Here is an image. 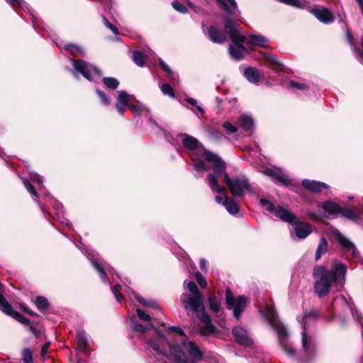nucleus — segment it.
I'll return each mask as SVG.
<instances>
[{"label":"nucleus","instance_id":"1","mask_svg":"<svg viewBox=\"0 0 363 363\" xmlns=\"http://www.w3.org/2000/svg\"><path fill=\"white\" fill-rule=\"evenodd\" d=\"M155 330L157 336L148 340L147 344L157 354L172 357L175 363H188L183 350L186 348L193 360H201L203 358L202 352L194 341L183 342L182 345H173L157 329Z\"/></svg>","mask_w":363,"mask_h":363},{"label":"nucleus","instance_id":"2","mask_svg":"<svg viewBox=\"0 0 363 363\" xmlns=\"http://www.w3.org/2000/svg\"><path fill=\"white\" fill-rule=\"evenodd\" d=\"M184 285L190 294L184 293L181 296V301L185 310L197 314L199 319L206 325L200 329V334L207 335L216 332V327L212 323L211 317L204 311L203 298L197 285L194 281H184Z\"/></svg>","mask_w":363,"mask_h":363},{"label":"nucleus","instance_id":"3","mask_svg":"<svg viewBox=\"0 0 363 363\" xmlns=\"http://www.w3.org/2000/svg\"><path fill=\"white\" fill-rule=\"evenodd\" d=\"M347 270V265L338 261L332 262L330 270L323 266L315 267L313 273L315 291L320 297H323L328 294L334 283L344 284Z\"/></svg>","mask_w":363,"mask_h":363},{"label":"nucleus","instance_id":"4","mask_svg":"<svg viewBox=\"0 0 363 363\" xmlns=\"http://www.w3.org/2000/svg\"><path fill=\"white\" fill-rule=\"evenodd\" d=\"M261 312L267 322L277 332L279 343L283 350L287 355L293 357L295 354V349L290 344L288 330L279 320L274 308L267 306Z\"/></svg>","mask_w":363,"mask_h":363},{"label":"nucleus","instance_id":"5","mask_svg":"<svg viewBox=\"0 0 363 363\" xmlns=\"http://www.w3.org/2000/svg\"><path fill=\"white\" fill-rule=\"evenodd\" d=\"M224 28L228 31L229 37L235 46L229 47V54L235 60L242 59L244 53L247 52V47L243 44L246 42L247 37L241 35L240 26L230 17H226L224 21Z\"/></svg>","mask_w":363,"mask_h":363},{"label":"nucleus","instance_id":"6","mask_svg":"<svg viewBox=\"0 0 363 363\" xmlns=\"http://www.w3.org/2000/svg\"><path fill=\"white\" fill-rule=\"evenodd\" d=\"M203 158L212 163L211 168L214 171V174L210 173L207 177L209 187L213 192L225 194V189L218 184V177L223 175L225 178V174H228L225 162L218 155L208 150H204Z\"/></svg>","mask_w":363,"mask_h":363},{"label":"nucleus","instance_id":"7","mask_svg":"<svg viewBox=\"0 0 363 363\" xmlns=\"http://www.w3.org/2000/svg\"><path fill=\"white\" fill-rule=\"evenodd\" d=\"M315 316L313 313L305 314L302 318L301 323L302 324L303 330L301 332V345L305 355L308 358H312L316 353L315 341L314 338L308 334V324L314 320Z\"/></svg>","mask_w":363,"mask_h":363},{"label":"nucleus","instance_id":"8","mask_svg":"<svg viewBox=\"0 0 363 363\" xmlns=\"http://www.w3.org/2000/svg\"><path fill=\"white\" fill-rule=\"evenodd\" d=\"M225 182L234 198H242L247 191H251L249 181L244 175L231 178L228 174H225Z\"/></svg>","mask_w":363,"mask_h":363},{"label":"nucleus","instance_id":"9","mask_svg":"<svg viewBox=\"0 0 363 363\" xmlns=\"http://www.w3.org/2000/svg\"><path fill=\"white\" fill-rule=\"evenodd\" d=\"M70 61L72 62L74 67L72 72L76 78H78V74H81L84 78L89 81H91V73L94 72L99 77L102 75V73L99 68L84 60H75L70 59Z\"/></svg>","mask_w":363,"mask_h":363},{"label":"nucleus","instance_id":"10","mask_svg":"<svg viewBox=\"0 0 363 363\" xmlns=\"http://www.w3.org/2000/svg\"><path fill=\"white\" fill-rule=\"evenodd\" d=\"M226 303L229 309L233 308L234 317L238 320L246 306V298L244 296H239L235 298L230 290L226 291Z\"/></svg>","mask_w":363,"mask_h":363},{"label":"nucleus","instance_id":"11","mask_svg":"<svg viewBox=\"0 0 363 363\" xmlns=\"http://www.w3.org/2000/svg\"><path fill=\"white\" fill-rule=\"evenodd\" d=\"M334 235L345 254L347 255L350 253L351 258L353 259H357L359 257V252L357 251L355 245L351 240L347 238L338 230L334 233Z\"/></svg>","mask_w":363,"mask_h":363},{"label":"nucleus","instance_id":"12","mask_svg":"<svg viewBox=\"0 0 363 363\" xmlns=\"http://www.w3.org/2000/svg\"><path fill=\"white\" fill-rule=\"evenodd\" d=\"M264 174L270 177L274 182L283 186H289L292 184V180L281 170L267 168L263 171Z\"/></svg>","mask_w":363,"mask_h":363},{"label":"nucleus","instance_id":"13","mask_svg":"<svg viewBox=\"0 0 363 363\" xmlns=\"http://www.w3.org/2000/svg\"><path fill=\"white\" fill-rule=\"evenodd\" d=\"M311 13L323 23H330L334 21V17L331 11L325 7L314 6L311 9Z\"/></svg>","mask_w":363,"mask_h":363},{"label":"nucleus","instance_id":"14","mask_svg":"<svg viewBox=\"0 0 363 363\" xmlns=\"http://www.w3.org/2000/svg\"><path fill=\"white\" fill-rule=\"evenodd\" d=\"M233 335L235 340L240 345L247 346L253 343V340L249 336L247 331L242 327H234L233 329Z\"/></svg>","mask_w":363,"mask_h":363},{"label":"nucleus","instance_id":"15","mask_svg":"<svg viewBox=\"0 0 363 363\" xmlns=\"http://www.w3.org/2000/svg\"><path fill=\"white\" fill-rule=\"evenodd\" d=\"M294 227V234L296 237L299 240L305 239L312 233V226L305 222H301L296 219Z\"/></svg>","mask_w":363,"mask_h":363},{"label":"nucleus","instance_id":"16","mask_svg":"<svg viewBox=\"0 0 363 363\" xmlns=\"http://www.w3.org/2000/svg\"><path fill=\"white\" fill-rule=\"evenodd\" d=\"M123 291L125 294H128L130 298H135L138 302L143 304L144 306L150 307L152 308L157 309L159 308L157 303L153 299H145L138 294H137L135 291H132L130 288L125 287V289H123Z\"/></svg>","mask_w":363,"mask_h":363},{"label":"nucleus","instance_id":"17","mask_svg":"<svg viewBox=\"0 0 363 363\" xmlns=\"http://www.w3.org/2000/svg\"><path fill=\"white\" fill-rule=\"evenodd\" d=\"M183 145L185 148L196 151L199 153L203 154V157H204V150H206L199 143V140L190 135H186L183 140Z\"/></svg>","mask_w":363,"mask_h":363},{"label":"nucleus","instance_id":"18","mask_svg":"<svg viewBox=\"0 0 363 363\" xmlns=\"http://www.w3.org/2000/svg\"><path fill=\"white\" fill-rule=\"evenodd\" d=\"M129 105V96L125 91H118L117 102L115 105L120 115L123 116L125 108Z\"/></svg>","mask_w":363,"mask_h":363},{"label":"nucleus","instance_id":"19","mask_svg":"<svg viewBox=\"0 0 363 363\" xmlns=\"http://www.w3.org/2000/svg\"><path fill=\"white\" fill-rule=\"evenodd\" d=\"M208 34L210 40L214 43L221 44L226 40L225 34L214 26L208 28Z\"/></svg>","mask_w":363,"mask_h":363},{"label":"nucleus","instance_id":"20","mask_svg":"<svg viewBox=\"0 0 363 363\" xmlns=\"http://www.w3.org/2000/svg\"><path fill=\"white\" fill-rule=\"evenodd\" d=\"M276 217L280 218L281 220L292 224L296 223V216L295 214L291 213L288 210L281 206H278L274 214Z\"/></svg>","mask_w":363,"mask_h":363},{"label":"nucleus","instance_id":"21","mask_svg":"<svg viewBox=\"0 0 363 363\" xmlns=\"http://www.w3.org/2000/svg\"><path fill=\"white\" fill-rule=\"evenodd\" d=\"M219 7L227 14L234 15L238 11L235 0H216Z\"/></svg>","mask_w":363,"mask_h":363},{"label":"nucleus","instance_id":"22","mask_svg":"<svg viewBox=\"0 0 363 363\" xmlns=\"http://www.w3.org/2000/svg\"><path fill=\"white\" fill-rule=\"evenodd\" d=\"M301 184L305 189H308L313 193H318L321 191L323 189L328 188V185L325 183L315 180L303 179Z\"/></svg>","mask_w":363,"mask_h":363},{"label":"nucleus","instance_id":"23","mask_svg":"<svg viewBox=\"0 0 363 363\" xmlns=\"http://www.w3.org/2000/svg\"><path fill=\"white\" fill-rule=\"evenodd\" d=\"M245 43L247 48L250 45L264 48L267 46L268 40L260 35L251 34L247 37Z\"/></svg>","mask_w":363,"mask_h":363},{"label":"nucleus","instance_id":"24","mask_svg":"<svg viewBox=\"0 0 363 363\" xmlns=\"http://www.w3.org/2000/svg\"><path fill=\"white\" fill-rule=\"evenodd\" d=\"M243 74L248 82L255 84H257L260 79L259 71L255 67L245 68Z\"/></svg>","mask_w":363,"mask_h":363},{"label":"nucleus","instance_id":"25","mask_svg":"<svg viewBox=\"0 0 363 363\" xmlns=\"http://www.w3.org/2000/svg\"><path fill=\"white\" fill-rule=\"evenodd\" d=\"M223 194L224 196L223 206L225 207L227 211L231 215L238 213L239 211V207L235 200L227 196L225 190V194Z\"/></svg>","mask_w":363,"mask_h":363},{"label":"nucleus","instance_id":"26","mask_svg":"<svg viewBox=\"0 0 363 363\" xmlns=\"http://www.w3.org/2000/svg\"><path fill=\"white\" fill-rule=\"evenodd\" d=\"M238 126L245 131H251L254 127V121L251 116L247 115L241 116L238 121Z\"/></svg>","mask_w":363,"mask_h":363},{"label":"nucleus","instance_id":"27","mask_svg":"<svg viewBox=\"0 0 363 363\" xmlns=\"http://www.w3.org/2000/svg\"><path fill=\"white\" fill-rule=\"evenodd\" d=\"M323 208L325 212L331 215L339 214L341 211V206L331 201H326L323 202Z\"/></svg>","mask_w":363,"mask_h":363},{"label":"nucleus","instance_id":"28","mask_svg":"<svg viewBox=\"0 0 363 363\" xmlns=\"http://www.w3.org/2000/svg\"><path fill=\"white\" fill-rule=\"evenodd\" d=\"M328 250V242L325 238L322 237L320 239L318 247L315 251V259L318 260Z\"/></svg>","mask_w":363,"mask_h":363},{"label":"nucleus","instance_id":"29","mask_svg":"<svg viewBox=\"0 0 363 363\" xmlns=\"http://www.w3.org/2000/svg\"><path fill=\"white\" fill-rule=\"evenodd\" d=\"M57 46L60 48L65 49L69 52H70V54H72L74 57L77 56V55L79 53L80 54L84 53L83 49L80 46L74 45V44H72V43H67L65 45L57 44Z\"/></svg>","mask_w":363,"mask_h":363},{"label":"nucleus","instance_id":"30","mask_svg":"<svg viewBox=\"0 0 363 363\" xmlns=\"http://www.w3.org/2000/svg\"><path fill=\"white\" fill-rule=\"evenodd\" d=\"M159 63L162 70L167 73L172 81L179 82L178 74L174 72L161 58L159 59Z\"/></svg>","mask_w":363,"mask_h":363},{"label":"nucleus","instance_id":"31","mask_svg":"<svg viewBox=\"0 0 363 363\" xmlns=\"http://www.w3.org/2000/svg\"><path fill=\"white\" fill-rule=\"evenodd\" d=\"M77 340L78 342L79 348L86 352L89 347L88 340L86 334L84 331H78L77 335Z\"/></svg>","mask_w":363,"mask_h":363},{"label":"nucleus","instance_id":"32","mask_svg":"<svg viewBox=\"0 0 363 363\" xmlns=\"http://www.w3.org/2000/svg\"><path fill=\"white\" fill-rule=\"evenodd\" d=\"M88 257L91 260L93 267L97 270V272L99 274V276H100L101 279H102V281H104V283L107 284L108 283L107 274H106V272L104 267L97 260L90 258L89 257Z\"/></svg>","mask_w":363,"mask_h":363},{"label":"nucleus","instance_id":"33","mask_svg":"<svg viewBox=\"0 0 363 363\" xmlns=\"http://www.w3.org/2000/svg\"><path fill=\"white\" fill-rule=\"evenodd\" d=\"M35 303L37 308L41 312L47 311L50 306L48 300L45 297L41 296L36 297Z\"/></svg>","mask_w":363,"mask_h":363},{"label":"nucleus","instance_id":"34","mask_svg":"<svg viewBox=\"0 0 363 363\" xmlns=\"http://www.w3.org/2000/svg\"><path fill=\"white\" fill-rule=\"evenodd\" d=\"M7 3L13 6V7H21L23 9H26L30 14L34 18V13L33 9L27 5L23 0H6Z\"/></svg>","mask_w":363,"mask_h":363},{"label":"nucleus","instance_id":"35","mask_svg":"<svg viewBox=\"0 0 363 363\" xmlns=\"http://www.w3.org/2000/svg\"><path fill=\"white\" fill-rule=\"evenodd\" d=\"M54 208L56 211L57 219L60 220L62 223L68 225L69 223V220L63 217L62 205L56 201H54Z\"/></svg>","mask_w":363,"mask_h":363},{"label":"nucleus","instance_id":"36","mask_svg":"<svg viewBox=\"0 0 363 363\" xmlns=\"http://www.w3.org/2000/svg\"><path fill=\"white\" fill-rule=\"evenodd\" d=\"M346 38H347V42L355 50V51L357 52V55L358 59L359 60L363 59V52L355 48L354 42V38L352 37V35L349 31L346 34ZM362 48H363V37L362 38Z\"/></svg>","mask_w":363,"mask_h":363},{"label":"nucleus","instance_id":"37","mask_svg":"<svg viewBox=\"0 0 363 363\" xmlns=\"http://www.w3.org/2000/svg\"><path fill=\"white\" fill-rule=\"evenodd\" d=\"M133 60L139 67H143L145 64V58L143 53L140 51H134L133 52Z\"/></svg>","mask_w":363,"mask_h":363},{"label":"nucleus","instance_id":"38","mask_svg":"<svg viewBox=\"0 0 363 363\" xmlns=\"http://www.w3.org/2000/svg\"><path fill=\"white\" fill-rule=\"evenodd\" d=\"M103 82L107 88L113 90L116 89L119 85V82L113 77H104L103 78Z\"/></svg>","mask_w":363,"mask_h":363},{"label":"nucleus","instance_id":"39","mask_svg":"<svg viewBox=\"0 0 363 363\" xmlns=\"http://www.w3.org/2000/svg\"><path fill=\"white\" fill-rule=\"evenodd\" d=\"M259 203L261 206L264 207L268 212L271 213L273 215L274 214L275 211L277 210V208H276L273 203L264 198L260 199Z\"/></svg>","mask_w":363,"mask_h":363},{"label":"nucleus","instance_id":"40","mask_svg":"<svg viewBox=\"0 0 363 363\" xmlns=\"http://www.w3.org/2000/svg\"><path fill=\"white\" fill-rule=\"evenodd\" d=\"M122 287L119 284H115L111 287V291L113 294L117 302L121 303L124 299L123 295L121 293Z\"/></svg>","mask_w":363,"mask_h":363},{"label":"nucleus","instance_id":"41","mask_svg":"<svg viewBox=\"0 0 363 363\" xmlns=\"http://www.w3.org/2000/svg\"><path fill=\"white\" fill-rule=\"evenodd\" d=\"M208 302H209V308L213 313H218L220 311V303L216 300V298L210 295L208 296Z\"/></svg>","mask_w":363,"mask_h":363},{"label":"nucleus","instance_id":"42","mask_svg":"<svg viewBox=\"0 0 363 363\" xmlns=\"http://www.w3.org/2000/svg\"><path fill=\"white\" fill-rule=\"evenodd\" d=\"M22 361L23 363H33V352L30 348H26L23 350Z\"/></svg>","mask_w":363,"mask_h":363},{"label":"nucleus","instance_id":"43","mask_svg":"<svg viewBox=\"0 0 363 363\" xmlns=\"http://www.w3.org/2000/svg\"><path fill=\"white\" fill-rule=\"evenodd\" d=\"M339 214H342L344 217L352 220H356L358 218L356 213L350 208H342L341 207V211Z\"/></svg>","mask_w":363,"mask_h":363},{"label":"nucleus","instance_id":"44","mask_svg":"<svg viewBox=\"0 0 363 363\" xmlns=\"http://www.w3.org/2000/svg\"><path fill=\"white\" fill-rule=\"evenodd\" d=\"M11 316L16 319V320H18V322H20L21 323L23 324L24 325L28 326L30 324V320L23 317L17 311L13 312Z\"/></svg>","mask_w":363,"mask_h":363},{"label":"nucleus","instance_id":"45","mask_svg":"<svg viewBox=\"0 0 363 363\" xmlns=\"http://www.w3.org/2000/svg\"><path fill=\"white\" fill-rule=\"evenodd\" d=\"M160 89H161L162 92L164 95H167L172 98H174L175 96L174 89L169 84H162L160 86Z\"/></svg>","mask_w":363,"mask_h":363},{"label":"nucleus","instance_id":"46","mask_svg":"<svg viewBox=\"0 0 363 363\" xmlns=\"http://www.w3.org/2000/svg\"><path fill=\"white\" fill-rule=\"evenodd\" d=\"M23 182L24 184L25 187L28 191V192L34 196L35 198L38 197V194L37 191L35 190V188L33 186V185L31 184V182L26 179H23Z\"/></svg>","mask_w":363,"mask_h":363},{"label":"nucleus","instance_id":"47","mask_svg":"<svg viewBox=\"0 0 363 363\" xmlns=\"http://www.w3.org/2000/svg\"><path fill=\"white\" fill-rule=\"evenodd\" d=\"M128 107L134 113L135 116H138L143 111L147 110V108L142 104H129Z\"/></svg>","mask_w":363,"mask_h":363},{"label":"nucleus","instance_id":"48","mask_svg":"<svg viewBox=\"0 0 363 363\" xmlns=\"http://www.w3.org/2000/svg\"><path fill=\"white\" fill-rule=\"evenodd\" d=\"M194 168L197 172H200L202 170L207 171L210 169V167L204 161L200 160L196 161L194 164Z\"/></svg>","mask_w":363,"mask_h":363},{"label":"nucleus","instance_id":"49","mask_svg":"<svg viewBox=\"0 0 363 363\" xmlns=\"http://www.w3.org/2000/svg\"><path fill=\"white\" fill-rule=\"evenodd\" d=\"M96 92L101 101V102L105 105V106H108L110 104H111V101L109 99V98L108 97V96L104 92L102 91L100 89H96Z\"/></svg>","mask_w":363,"mask_h":363},{"label":"nucleus","instance_id":"50","mask_svg":"<svg viewBox=\"0 0 363 363\" xmlns=\"http://www.w3.org/2000/svg\"><path fill=\"white\" fill-rule=\"evenodd\" d=\"M172 7L177 11L182 13H186L188 12L187 8L181 2L174 1L172 3Z\"/></svg>","mask_w":363,"mask_h":363},{"label":"nucleus","instance_id":"51","mask_svg":"<svg viewBox=\"0 0 363 363\" xmlns=\"http://www.w3.org/2000/svg\"><path fill=\"white\" fill-rule=\"evenodd\" d=\"M132 328L134 331L139 332V333H144L148 328H155L154 326L152 325H149L148 326L143 325L140 323H132Z\"/></svg>","mask_w":363,"mask_h":363},{"label":"nucleus","instance_id":"52","mask_svg":"<svg viewBox=\"0 0 363 363\" xmlns=\"http://www.w3.org/2000/svg\"><path fill=\"white\" fill-rule=\"evenodd\" d=\"M195 278L201 288L207 287V281L206 278L199 272H196L195 274Z\"/></svg>","mask_w":363,"mask_h":363},{"label":"nucleus","instance_id":"53","mask_svg":"<svg viewBox=\"0 0 363 363\" xmlns=\"http://www.w3.org/2000/svg\"><path fill=\"white\" fill-rule=\"evenodd\" d=\"M186 101L187 103H189V104L194 106L196 107V108L197 109V111L201 114L203 115L204 113H205V111L204 109L199 105H198V103L196 101V99H193V98H191V97H188L186 98Z\"/></svg>","mask_w":363,"mask_h":363},{"label":"nucleus","instance_id":"54","mask_svg":"<svg viewBox=\"0 0 363 363\" xmlns=\"http://www.w3.org/2000/svg\"><path fill=\"white\" fill-rule=\"evenodd\" d=\"M278 1L285 4L286 5L295 6L297 8H302L303 4L299 0H277Z\"/></svg>","mask_w":363,"mask_h":363},{"label":"nucleus","instance_id":"55","mask_svg":"<svg viewBox=\"0 0 363 363\" xmlns=\"http://www.w3.org/2000/svg\"><path fill=\"white\" fill-rule=\"evenodd\" d=\"M223 127L229 134L235 133L238 130V128L231 124L229 121L223 123Z\"/></svg>","mask_w":363,"mask_h":363},{"label":"nucleus","instance_id":"56","mask_svg":"<svg viewBox=\"0 0 363 363\" xmlns=\"http://www.w3.org/2000/svg\"><path fill=\"white\" fill-rule=\"evenodd\" d=\"M265 60L272 63V65H274L277 67H281L282 66V64L279 61L278 58L274 55H267L265 56Z\"/></svg>","mask_w":363,"mask_h":363},{"label":"nucleus","instance_id":"57","mask_svg":"<svg viewBox=\"0 0 363 363\" xmlns=\"http://www.w3.org/2000/svg\"><path fill=\"white\" fill-rule=\"evenodd\" d=\"M166 331H167V333H169V334L175 333L179 334V335H182V336H185V333L179 327L170 326V327H168V328H166Z\"/></svg>","mask_w":363,"mask_h":363},{"label":"nucleus","instance_id":"58","mask_svg":"<svg viewBox=\"0 0 363 363\" xmlns=\"http://www.w3.org/2000/svg\"><path fill=\"white\" fill-rule=\"evenodd\" d=\"M289 84L292 88H295L299 90H304L308 87V86L304 83L297 82L294 81H291Z\"/></svg>","mask_w":363,"mask_h":363},{"label":"nucleus","instance_id":"59","mask_svg":"<svg viewBox=\"0 0 363 363\" xmlns=\"http://www.w3.org/2000/svg\"><path fill=\"white\" fill-rule=\"evenodd\" d=\"M103 21H104V25L108 28H109L115 35H118V30L117 29V28L113 25L112 23H111L105 17H103Z\"/></svg>","mask_w":363,"mask_h":363},{"label":"nucleus","instance_id":"60","mask_svg":"<svg viewBox=\"0 0 363 363\" xmlns=\"http://www.w3.org/2000/svg\"><path fill=\"white\" fill-rule=\"evenodd\" d=\"M136 313L138 315V317L143 320H145V321H150L151 318H150V315L145 313L144 311H143L141 309H139L138 308L136 310Z\"/></svg>","mask_w":363,"mask_h":363},{"label":"nucleus","instance_id":"61","mask_svg":"<svg viewBox=\"0 0 363 363\" xmlns=\"http://www.w3.org/2000/svg\"><path fill=\"white\" fill-rule=\"evenodd\" d=\"M32 179H33V182L38 184V189L41 192L43 191V187H44L43 185L42 181L40 179H38V178H34V177H32Z\"/></svg>","mask_w":363,"mask_h":363},{"label":"nucleus","instance_id":"62","mask_svg":"<svg viewBox=\"0 0 363 363\" xmlns=\"http://www.w3.org/2000/svg\"><path fill=\"white\" fill-rule=\"evenodd\" d=\"M199 264H200V267H201V270H203V271L207 270V264H206V262L204 259H201Z\"/></svg>","mask_w":363,"mask_h":363},{"label":"nucleus","instance_id":"63","mask_svg":"<svg viewBox=\"0 0 363 363\" xmlns=\"http://www.w3.org/2000/svg\"><path fill=\"white\" fill-rule=\"evenodd\" d=\"M50 345V342L45 343L41 348V354H45L47 353L48 347Z\"/></svg>","mask_w":363,"mask_h":363},{"label":"nucleus","instance_id":"64","mask_svg":"<svg viewBox=\"0 0 363 363\" xmlns=\"http://www.w3.org/2000/svg\"><path fill=\"white\" fill-rule=\"evenodd\" d=\"M215 200L218 203H222L223 205L224 199L221 196H216Z\"/></svg>","mask_w":363,"mask_h":363}]
</instances>
